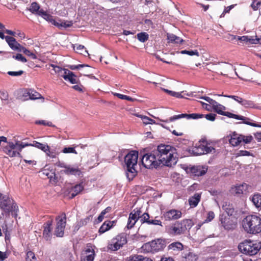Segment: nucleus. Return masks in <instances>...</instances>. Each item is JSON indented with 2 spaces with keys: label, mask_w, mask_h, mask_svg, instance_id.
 Instances as JSON below:
<instances>
[{
  "label": "nucleus",
  "mask_w": 261,
  "mask_h": 261,
  "mask_svg": "<svg viewBox=\"0 0 261 261\" xmlns=\"http://www.w3.org/2000/svg\"><path fill=\"white\" fill-rule=\"evenodd\" d=\"M11 203V201L9 197L6 196L1 197L0 200V206L5 212L10 213Z\"/></svg>",
  "instance_id": "obj_20"
},
{
  "label": "nucleus",
  "mask_w": 261,
  "mask_h": 261,
  "mask_svg": "<svg viewBox=\"0 0 261 261\" xmlns=\"http://www.w3.org/2000/svg\"><path fill=\"white\" fill-rule=\"evenodd\" d=\"M251 70L247 67H242L239 70V74H238L237 72L236 74L241 79L244 80H248L250 77L249 72Z\"/></svg>",
  "instance_id": "obj_23"
},
{
  "label": "nucleus",
  "mask_w": 261,
  "mask_h": 261,
  "mask_svg": "<svg viewBox=\"0 0 261 261\" xmlns=\"http://www.w3.org/2000/svg\"><path fill=\"white\" fill-rule=\"evenodd\" d=\"M62 152L64 153H72L75 154H77V152L75 150L74 148L71 147H65L62 150Z\"/></svg>",
  "instance_id": "obj_54"
},
{
  "label": "nucleus",
  "mask_w": 261,
  "mask_h": 261,
  "mask_svg": "<svg viewBox=\"0 0 261 261\" xmlns=\"http://www.w3.org/2000/svg\"><path fill=\"white\" fill-rule=\"evenodd\" d=\"M62 172L67 175L71 174L80 176L82 174V172L77 166H71L68 165L67 167H66V169L63 170Z\"/></svg>",
  "instance_id": "obj_21"
},
{
  "label": "nucleus",
  "mask_w": 261,
  "mask_h": 261,
  "mask_svg": "<svg viewBox=\"0 0 261 261\" xmlns=\"http://www.w3.org/2000/svg\"><path fill=\"white\" fill-rule=\"evenodd\" d=\"M220 221L225 229H232L236 226V222H234L229 216H222L220 218Z\"/></svg>",
  "instance_id": "obj_19"
},
{
  "label": "nucleus",
  "mask_w": 261,
  "mask_h": 261,
  "mask_svg": "<svg viewBox=\"0 0 261 261\" xmlns=\"http://www.w3.org/2000/svg\"><path fill=\"white\" fill-rule=\"evenodd\" d=\"M128 261H152V260L141 255H134L129 257Z\"/></svg>",
  "instance_id": "obj_36"
},
{
  "label": "nucleus",
  "mask_w": 261,
  "mask_h": 261,
  "mask_svg": "<svg viewBox=\"0 0 261 261\" xmlns=\"http://www.w3.org/2000/svg\"><path fill=\"white\" fill-rule=\"evenodd\" d=\"M30 98L31 99H37L42 98L41 94L34 90H30L28 91Z\"/></svg>",
  "instance_id": "obj_41"
},
{
  "label": "nucleus",
  "mask_w": 261,
  "mask_h": 261,
  "mask_svg": "<svg viewBox=\"0 0 261 261\" xmlns=\"http://www.w3.org/2000/svg\"><path fill=\"white\" fill-rule=\"evenodd\" d=\"M201 99H203L208 102L210 105L213 106L214 104L216 103V101L215 100H213V99L207 96H202L200 97Z\"/></svg>",
  "instance_id": "obj_64"
},
{
  "label": "nucleus",
  "mask_w": 261,
  "mask_h": 261,
  "mask_svg": "<svg viewBox=\"0 0 261 261\" xmlns=\"http://www.w3.org/2000/svg\"><path fill=\"white\" fill-rule=\"evenodd\" d=\"M16 146L17 147L18 151L21 152L22 149L27 146H32V144L31 143H25L23 142H21L18 141H17L16 142Z\"/></svg>",
  "instance_id": "obj_48"
},
{
  "label": "nucleus",
  "mask_w": 261,
  "mask_h": 261,
  "mask_svg": "<svg viewBox=\"0 0 261 261\" xmlns=\"http://www.w3.org/2000/svg\"><path fill=\"white\" fill-rule=\"evenodd\" d=\"M73 49L76 53L86 56L88 54L87 50L85 48L84 46L82 45L75 44L73 46Z\"/></svg>",
  "instance_id": "obj_38"
},
{
  "label": "nucleus",
  "mask_w": 261,
  "mask_h": 261,
  "mask_svg": "<svg viewBox=\"0 0 261 261\" xmlns=\"http://www.w3.org/2000/svg\"><path fill=\"white\" fill-rule=\"evenodd\" d=\"M204 117L203 114H196V113H192L190 114H181L179 115H174L172 117L169 118V119H167L166 120H160V121L163 122H172L174 120H176L178 119H180L182 118H187L188 119H197L199 118H201Z\"/></svg>",
  "instance_id": "obj_14"
},
{
  "label": "nucleus",
  "mask_w": 261,
  "mask_h": 261,
  "mask_svg": "<svg viewBox=\"0 0 261 261\" xmlns=\"http://www.w3.org/2000/svg\"><path fill=\"white\" fill-rule=\"evenodd\" d=\"M137 221L138 220L133 217V215L132 214H130L128 219L127 225L125 227V229H126L129 230L132 228Z\"/></svg>",
  "instance_id": "obj_34"
},
{
  "label": "nucleus",
  "mask_w": 261,
  "mask_h": 261,
  "mask_svg": "<svg viewBox=\"0 0 261 261\" xmlns=\"http://www.w3.org/2000/svg\"><path fill=\"white\" fill-rule=\"evenodd\" d=\"M204 147L203 144H201L198 146L195 147L193 149V152L194 155H200L204 154V151L203 149Z\"/></svg>",
  "instance_id": "obj_40"
},
{
  "label": "nucleus",
  "mask_w": 261,
  "mask_h": 261,
  "mask_svg": "<svg viewBox=\"0 0 261 261\" xmlns=\"http://www.w3.org/2000/svg\"><path fill=\"white\" fill-rule=\"evenodd\" d=\"M180 53L181 54H187L189 56H196L198 57L199 56V54L198 51L197 50H183L180 51Z\"/></svg>",
  "instance_id": "obj_51"
},
{
  "label": "nucleus",
  "mask_w": 261,
  "mask_h": 261,
  "mask_svg": "<svg viewBox=\"0 0 261 261\" xmlns=\"http://www.w3.org/2000/svg\"><path fill=\"white\" fill-rule=\"evenodd\" d=\"M169 249L174 251H179L183 249V245L180 242H174L168 246Z\"/></svg>",
  "instance_id": "obj_37"
},
{
  "label": "nucleus",
  "mask_w": 261,
  "mask_h": 261,
  "mask_svg": "<svg viewBox=\"0 0 261 261\" xmlns=\"http://www.w3.org/2000/svg\"><path fill=\"white\" fill-rule=\"evenodd\" d=\"M138 153L131 151L124 158V162L127 168L126 176L129 180H132L136 174L135 167L137 166Z\"/></svg>",
  "instance_id": "obj_3"
},
{
  "label": "nucleus",
  "mask_w": 261,
  "mask_h": 261,
  "mask_svg": "<svg viewBox=\"0 0 261 261\" xmlns=\"http://www.w3.org/2000/svg\"><path fill=\"white\" fill-rule=\"evenodd\" d=\"M207 170L205 166H193L187 168V173H191L193 176H202L205 174Z\"/></svg>",
  "instance_id": "obj_15"
},
{
  "label": "nucleus",
  "mask_w": 261,
  "mask_h": 261,
  "mask_svg": "<svg viewBox=\"0 0 261 261\" xmlns=\"http://www.w3.org/2000/svg\"><path fill=\"white\" fill-rule=\"evenodd\" d=\"M165 240L158 239L143 245L142 249L144 252H156L162 251L166 247Z\"/></svg>",
  "instance_id": "obj_6"
},
{
  "label": "nucleus",
  "mask_w": 261,
  "mask_h": 261,
  "mask_svg": "<svg viewBox=\"0 0 261 261\" xmlns=\"http://www.w3.org/2000/svg\"><path fill=\"white\" fill-rule=\"evenodd\" d=\"M207 215V216L205 220L206 222L211 221L215 218V214L212 211L208 212Z\"/></svg>",
  "instance_id": "obj_62"
},
{
  "label": "nucleus",
  "mask_w": 261,
  "mask_h": 261,
  "mask_svg": "<svg viewBox=\"0 0 261 261\" xmlns=\"http://www.w3.org/2000/svg\"><path fill=\"white\" fill-rule=\"evenodd\" d=\"M140 220L142 223L146 222L148 224V221H150L149 216L147 213H144L140 217Z\"/></svg>",
  "instance_id": "obj_59"
},
{
  "label": "nucleus",
  "mask_w": 261,
  "mask_h": 261,
  "mask_svg": "<svg viewBox=\"0 0 261 261\" xmlns=\"http://www.w3.org/2000/svg\"><path fill=\"white\" fill-rule=\"evenodd\" d=\"M25 261H37L34 253L31 251L27 252Z\"/></svg>",
  "instance_id": "obj_49"
},
{
  "label": "nucleus",
  "mask_w": 261,
  "mask_h": 261,
  "mask_svg": "<svg viewBox=\"0 0 261 261\" xmlns=\"http://www.w3.org/2000/svg\"><path fill=\"white\" fill-rule=\"evenodd\" d=\"M237 156H252V154L247 150H240L236 154Z\"/></svg>",
  "instance_id": "obj_53"
},
{
  "label": "nucleus",
  "mask_w": 261,
  "mask_h": 261,
  "mask_svg": "<svg viewBox=\"0 0 261 261\" xmlns=\"http://www.w3.org/2000/svg\"><path fill=\"white\" fill-rule=\"evenodd\" d=\"M127 242L126 237L123 234H119L111 240L109 243L108 250L116 251L125 244Z\"/></svg>",
  "instance_id": "obj_9"
},
{
  "label": "nucleus",
  "mask_w": 261,
  "mask_h": 261,
  "mask_svg": "<svg viewBox=\"0 0 261 261\" xmlns=\"http://www.w3.org/2000/svg\"><path fill=\"white\" fill-rule=\"evenodd\" d=\"M142 164L146 168L148 169L156 168L160 166L155 150L150 153H147L143 155Z\"/></svg>",
  "instance_id": "obj_7"
},
{
  "label": "nucleus",
  "mask_w": 261,
  "mask_h": 261,
  "mask_svg": "<svg viewBox=\"0 0 261 261\" xmlns=\"http://www.w3.org/2000/svg\"><path fill=\"white\" fill-rule=\"evenodd\" d=\"M182 217V213L180 211L176 209H171L165 212L162 216V218L166 221H175L180 219Z\"/></svg>",
  "instance_id": "obj_11"
},
{
  "label": "nucleus",
  "mask_w": 261,
  "mask_h": 261,
  "mask_svg": "<svg viewBox=\"0 0 261 261\" xmlns=\"http://www.w3.org/2000/svg\"><path fill=\"white\" fill-rule=\"evenodd\" d=\"M3 150L7 155L11 158L20 156L19 151H18L16 143L14 144L12 142H8L6 145L4 146Z\"/></svg>",
  "instance_id": "obj_12"
},
{
  "label": "nucleus",
  "mask_w": 261,
  "mask_h": 261,
  "mask_svg": "<svg viewBox=\"0 0 261 261\" xmlns=\"http://www.w3.org/2000/svg\"><path fill=\"white\" fill-rule=\"evenodd\" d=\"M162 90L165 91L166 93L168 94L169 95L177 97V98H184V95H187L189 96H192L193 95V93H186L185 91H182L181 92H176L174 91H172L171 90H169L163 88Z\"/></svg>",
  "instance_id": "obj_24"
},
{
  "label": "nucleus",
  "mask_w": 261,
  "mask_h": 261,
  "mask_svg": "<svg viewBox=\"0 0 261 261\" xmlns=\"http://www.w3.org/2000/svg\"><path fill=\"white\" fill-rule=\"evenodd\" d=\"M43 174L46 176L48 178L51 179L55 176V174L54 172L49 171L48 170L44 169L42 171Z\"/></svg>",
  "instance_id": "obj_55"
},
{
  "label": "nucleus",
  "mask_w": 261,
  "mask_h": 261,
  "mask_svg": "<svg viewBox=\"0 0 261 261\" xmlns=\"http://www.w3.org/2000/svg\"><path fill=\"white\" fill-rule=\"evenodd\" d=\"M32 146H34L37 148L40 149L45 152L48 156H50L52 158H54V156L53 155L49 154V147L46 144H42L37 141H34L33 143H32Z\"/></svg>",
  "instance_id": "obj_25"
},
{
  "label": "nucleus",
  "mask_w": 261,
  "mask_h": 261,
  "mask_svg": "<svg viewBox=\"0 0 261 261\" xmlns=\"http://www.w3.org/2000/svg\"><path fill=\"white\" fill-rule=\"evenodd\" d=\"M250 199L257 209L261 210V195L260 194L256 193Z\"/></svg>",
  "instance_id": "obj_28"
},
{
  "label": "nucleus",
  "mask_w": 261,
  "mask_h": 261,
  "mask_svg": "<svg viewBox=\"0 0 261 261\" xmlns=\"http://www.w3.org/2000/svg\"><path fill=\"white\" fill-rule=\"evenodd\" d=\"M179 222L184 230V232L187 229H190L193 224L192 221L190 219H184Z\"/></svg>",
  "instance_id": "obj_35"
},
{
  "label": "nucleus",
  "mask_w": 261,
  "mask_h": 261,
  "mask_svg": "<svg viewBox=\"0 0 261 261\" xmlns=\"http://www.w3.org/2000/svg\"><path fill=\"white\" fill-rule=\"evenodd\" d=\"M70 73L66 74V78L64 79L66 81H69L71 84H76L77 83V80L75 78V75L73 74V73L69 70Z\"/></svg>",
  "instance_id": "obj_44"
},
{
  "label": "nucleus",
  "mask_w": 261,
  "mask_h": 261,
  "mask_svg": "<svg viewBox=\"0 0 261 261\" xmlns=\"http://www.w3.org/2000/svg\"><path fill=\"white\" fill-rule=\"evenodd\" d=\"M149 36L145 32H142L137 34L138 39L142 42H144L148 39Z\"/></svg>",
  "instance_id": "obj_45"
},
{
  "label": "nucleus",
  "mask_w": 261,
  "mask_h": 261,
  "mask_svg": "<svg viewBox=\"0 0 261 261\" xmlns=\"http://www.w3.org/2000/svg\"><path fill=\"white\" fill-rule=\"evenodd\" d=\"M83 190V187L81 184L75 186L72 190L71 198H73Z\"/></svg>",
  "instance_id": "obj_39"
},
{
  "label": "nucleus",
  "mask_w": 261,
  "mask_h": 261,
  "mask_svg": "<svg viewBox=\"0 0 261 261\" xmlns=\"http://www.w3.org/2000/svg\"><path fill=\"white\" fill-rule=\"evenodd\" d=\"M167 39L169 42L175 43H181L184 41L183 39L173 34H167Z\"/></svg>",
  "instance_id": "obj_32"
},
{
  "label": "nucleus",
  "mask_w": 261,
  "mask_h": 261,
  "mask_svg": "<svg viewBox=\"0 0 261 261\" xmlns=\"http://www.w3.org/2000/svg\"><path fill=\"white\" fill-rule=\"evenodd\" d=\"M218 95L219 96H224L225 97H228V98H232L234 100L237 101L238 103H240V101H241V100L242 99L241 97H240L239 96H235V95H222V94H219Z\"/></svg>",
  "instance_id": "obj_57"
},
{
  "label": "nucleus",
  "mask_w": 261,
  "mask_h": 261,
  "mask_svg": "<svg viewBox=\"0 0 261 261\" xmlns=\"http://www.w3.org/2000/svg\"><path fill=\"white\" fill-rule=\"evenodd\" d=\"M240 139L241 140V142H244L245 144L250 143L253 139L251 135L244 136L240 135Z\"/></svg>",
  "instance_id": "obj_47"
},
{
  "label": "nucleus",
  "mask_w": 261,
  "mask_h": 261,
  "mask_svg": "<svg viewBox=\"0 0 261 261\" xmlns=\"http://www.w3.org/2000/svg\"><path fill=\"white\" fill-rule=\"evenodd\" d=\"M66 224V216L65 213L56 217V227L54 232L57 237H62L64 234V229Z\"/></svg>",
  "instance_id": "obj_8"
},
{
  "label": "nucleus",
  "mask_w": 261,
  "mask_h": 261,
  "mask_svg": "<svg viewBox=\"0 0 261 261\" xmlns=\"http://www.w3.org/2000/svg\"><path fill=\"white\" fill-rule=\"evenodd\" d=\"M12 57L13 59L22 63H25L27 62V59L20 54H17L16 55L13 56Z\"/></svg>",
  "instance_id": "obj_52"
},
{
  "label": "nucleus",
  "mask_w": 261,
  "mask_h": 261,
  "mask_svg": "<svg viewBox=\"0 0 261 261\" xmlns=\"http://www.w3.org/2000/svg\"><path fill=\"white\" fill-rule=\"evenodd\" d=\"M23 73V71L19 70L18 71H8V74L11 76H17L22 75Z\"/></svg>",
  "instance_id": "obj_63"
},
{
  "label": "nucleus",
  "mask_w": 261,
  "mask_h": 261,
  "mask_svg": "<svg viewBox=\"0 0 261 261\" xmlns=\"http://www.w3.org/2000/svg\"><path fill=\"white\" fill-rule=\"evenodd\" d=\"M21 51H22L27 56L31 57V58L32 59H37V56L35 54L24 47L22 48Z\"/></svg>",
  "instance_id": "obj_50"
},
{
  "label": "nucleus",
  "mask_w": 261,
  "mask_h": 261,
  "mask_svg": "<svg viewBox=\"0 0 261 261\" xmlns=\"http://www.w3.org/2000/svg\"><path fill=\"white\" fill-rule=\"evenodd\" d=\"M92 219L91 217L88 216L86 218L81 219L76 222V224L74 227V230H78L80 227L86 225Z\"/></svg>",
  "instance_id": "obj_30"
},
{
  "label": "nucleus",
  "mask_w": 261,
  "mask_h": 261,
  "mask_svg": "<svg viewBox=\"0 0 261 261\" xmlns=\"http://www.w3.org/2000/svg\"><path fill=\"white\" fill-rule=\"evenodd\" d=\"M203 144L204 147H203V149L204 151V154H207L210 153H213L215 152V148L210 145V144Z\"/></svg>",
  "instance_id": "obj_46"
},
{
  "label": "nucleus",
  "mask_w": 261,
  "mask_h": 261,
  "mask_svg": "<svg viewBox=\"0 0 261 261\" xmlns=\"http://www.w3.org/2000/svg\"><path fill=\"white\" fill-rule=\"evenodd\" d=\"M242 227L248 233H258L261 232V218L256 215L247 216L242 221Z\"/></svg>",
  "instance_id": "obj_2"
},
{
  "label": "nucleus",
  "mask_w": 261,
  "mask_h": 261,
  "mask_svg": "<svg viewBox=\"0 0 261 261\" xmlns=\"http://www.w3.org/2000/svg\"><path fill=\"white\" fill-rule=\"evenodd\" d=\"M10 213L11 212L12 215H16L17 211L18 210V206L15 203H11L10 205Z\"/></svg>",
  "instance_id": "obj_56"
},
{
  "label": "nucleus",
  "mask_w": 261,
  "mask_h": 261,
  "mask_svg": "<svg viewBox=\"0 0 261 261\" xmlns=\"http://www.w3.org/2000/svg\"><path fill=\"white\" fill-rule=\"evenodd\" d=\"M155 151L160 165L162 164L171 167L176 164L178 158L175 147L168 145L160 144Z\"/></svg>",
  "instance_id": "obj_1"
},
{
  "label": "nucleus",
  "mask_w": 261,
  "mask_h": 261,
  "mask_svg": "<svg viewBox=\"0 0 261 261\" xmlns=\"http://www.w3.org/2000/svg\"><path fill=\"white\" fill-rule=\"evenodd\" d=\"M240 135L234 133L229 140V143L233 146H237L240 144L241 140L240 139Z\"/></svg>",
  "instance_id": "obj_29"
},
{
  "label": "nucleus",
  "mask_w": 261,
  "mask_h": 261,
  "mask_svg": "<svg viewBox=\"0 0 261 261\" xmlns=\"http://www.w3.org/2000/svg\"><path fill=\"white\" fill-rule=\"evenodd\" d=\"M250 187L247 184L243 183L237 185L231 188L230 192L232 194L239 196L242 194H246L249 192Z\"/></svg>",
  "instance_id": "obj_13"
},
{
  "label": "nucleus",
  "mask_w": 261,
  "mask_h": 261,
  "mask_svg": "<svg viewBox=\"0 0 261 261\" xmlns=\"http://www.w3.org/2000/svg\"><path fill=\"white\" fill-rule=\"evenodd\" d=\"M70 73L69 70L67 69L63 68L59 73H58V76L63 77L64 79L66 78V74Z\"/></svg>",
  "instance_id": "obj_60"
},
{
  "label": "nucleus",
  "mask_w": 261,
  "mask_h": 261,
  "mask_svg": "<svg viewBox=\"0 0 261 261\" xmlns=\"http://www.w3.org/2000/svg\"><path fill=\"white\" fill-rule=\"evenodd\" d=\"M115 225V222L114 221H105L103 224L99 228V232L100 233H103L107 231L110 229Z\"/></svg>",
  "instance_id": "obj_26"
},
{
  "label": "nucleus",
  "mask_w": 261,
  "mask_h": 261,
  "mask_svg": "<svg viewBox=\"0 0 261 261\" xmlns=\"http://www.w3.org/2000/svg\"><path fill=\"white\" fill-rule=\"evenodd\" d=\"M201 193H196L189 198L188 202L191 207H195L198 205L201 199Z\"/></svg>",
  "instance_id": "obj_22"
},
{
  "label": "nucleus",
  "mask_w": 261,
  "mask_h": 261,
  "mask_svg": "<svg viewBox=\"0 0 261 261\" xmlns=\"http://www.w3.org/2000/svg\"><path fill=\"white\" fill-rule=\"evenodd\" d=\"M166 230L168 233L172 236L180 235L185 232L179 222H177L174 224L168 226L166 228Z\"/></svg>",
  "instance_id": "obj_16"
},
{
  "label": "nucleus",
  "mask_w": 261,
  "mask_h": 261,
  "mask_svg": "<svg viewBox=\"0 0 261 261\" xmlns=\"http://www.w3.org/2000/svg\"><path fill=\"white\" fill-rule=\"evenodd\" d=\"M130 214H132L133 215V217L134 218H136V219H137V220H138L139 218H140L141 211L140 209L136 208L134 210V211Z\"/></svg>",
  "instance_id": "obj_58"
},
{
  "label": "nucleus",
  "mask_w": 261,
  "mask_h": 261,
  "mask_svg": "<svg viewBox=\"0 0 261 261\" xmlns=\"http://www.w3.org/2000/svg\"><path fill=\"white\" fill-rule=\"evenodd\" d=\"M4 28L0 29V32H3L4 34L6 33L10 35L15 36V33L14 32L10 30L6 29L4 25Z\"/></svg>",
  "instance_id": "obj_61"
},
{
  "label": "nucleus",
  "mask_w": 261,
  "mask_h": 261,
  "mask_svg": "<svg viewBox=\"0 0 261 261\" xmlns=\"http://www.w3.org/2000/svg\"><path fill=\"white\" fill-rule=\"evenodd\" d=\"M40 6L36 2H33L31 4L29 10L33 14L39 15L41 9H40Z\"/></svg>",
  "instance_id": "obj_33"
},
{
  "label": "nucleus",
  "mask_w": 261,
  "mask_h": 261,
  "mask_svg": "<svg viewBox=\"0 0 261 261\" xmlns=\"http://www.w3.org/2000/svg\"><path fill=\"white\" fill-rule=\"evenodd\" d=\"M243 106L246 108H254V104L253 101L250 100H247L242 98L240 103Z\"/></svg>",
  "instance_id": "obj_42"
},
{
  "label": "nucleus",
  "mask_w": 261,
  "mask_h": 261,
  "mask_svg": "<svg viewBox=\"0 0 261 261\" xmlns=\"http://www.w3.org/2000/svg\"><path fill=\"white\" fill-rule=\"evenodd\" d=\"M238 248L242 253L252 256L257 254L261 249V242L245 240L239 244Z\"/></svg>",
  "instance_id": "obj_5"
},
{
  "label": "nucleus",
  "mask_w": 261,
  "mask_h": 261,
  "mask_svg": "<svg viewBox=\"0 0 261 261\" xmlns=\"http://www.w3.org/2000/svg\"><path fill=\"white\" fill-rule=\"evenodd\" d=\"M95 257V252L93 247L87 245L82 253L81 261H93Z\"/></svg>",
  "instance_id": "obj_18"
},
{
  "label": "nucleus",
  "mask_w": 261,
  "mask_h": 261,
  "mask_svg": "<svg viewBox=\"0 0 261 261\" xmlns=\"http://www.w3.org/2000/svg\"><path fill=\"white\" fill-rule=\"evenodd\" d=\"M238 39L242 42H249L251 44H256L259 41L257 39H254L252 37H249L247 36L238 37Z\"/></svg>",
  "instance_id": "obj_31"
},
{
  "label": "nucleus",
  "mask_w": 261,
  "mask_h": 261,
  "mask_svg": "<svg viewBox=\"0 0 261 261\" xmlns=\"http://www.w3.org/2000/svg\"><path fill=\"white\" fill-rule=\"evenodd\" d=\"M41 16L42 18L44 19L47 21L51 23L53 25H55L56 21L53 18V17L48 14L47 12L44 11L42 9H41V11L39 14V15Z\"/></svg>",
  "instance_id": "obj_27"
},
{
  "label": "nucleus",
  "mask_w": 261,
  "mask_h": 261,
  "mask_svg": "<svg viewBox=\"0 0 261 261\" xmlns=\"http://www.w3.org/2000/svg\"><path fill=\"white\" fill-rule=\"evenodd\" d=\"M52 224L53 220L46 221L43 225L42 236L46 241H50L53 235Z\"/></svg>",
  "instance_id": "obj_17"
},
{
  "label": "nucleus",
  "mask_w": 261,
  "mask_h": 261,
  "mask_svg": "<svg viewBox=\"0 0 261 261\" xmlns=\"http://www.w3.org/2000/svg\"><path fill=\"white\" fill-rule=\"evenodd\" d=\"M56 24L55 25L58 27L59 28H61L62 27L65 28L70 27L73 24L72 22L71 21H60V22L56 21Z\"/></svg>",
  "instance_id": "obj_43"
},
{
  "label": "nucleus",
  "mask_w": 261,
  "mask_h": 261,
  "mask_svg": "<svg viewBox=\"0 0 261 261\" xmlns=\"http://www.w3.org/2000/svg\"><path fill=\"white\" fill-rule=\"evenodd\" d=\"M212 107L214 111H215L219 114L227 116L229 118H232L238 120H243L244 121V123L253 127H261V125L259 124L250 122L249 121H248V120H249V119L248 118H246L243 116L234 114L230 112H224V111L226 110L225 107L218 103L217 101L216 104H214L212 106Z\"/></svg>",
  "instance_id": "obj_4"
},
{
  "label": "nucleus",
  "mask_w": 261,
  "mask_h": 261,
  "mask_svg": "<svg viewBox=\"0 0 261 261\" xmlns=\"http://www.w3.org/2000/svg\"><path fill=\"white\" fill-rule=\"evenodd\" d=\"M0 38L5 39L9 47L13 50L21 52L23 46L21 45L13 37L5 36L3 32H0Z\"/></svg>",
  "instance_id": "obj_10"
}]
</instances>
